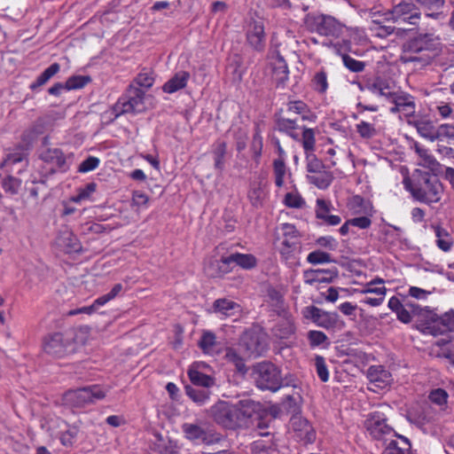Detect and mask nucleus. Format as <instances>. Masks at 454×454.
Segmentation results:
<instances>
[{
	"label": "nucleus",
	"instance_id": "6e6552de",
	"mask_svg": "<svg viewBox=\"0 0 454 454\" xmlns=\"http://www.w3.org/2000/svg\"><path fill=\"white\" fill-rule=\"evenodd\" d=\"M184 437L195 444L213 445L219 443L223 435L210 427H204L202 423H184L182 425Z\"/></svg>",
	"mask_w": 454,
	"mask_h": 454
},
{
	"label": "nucleus",
	"instance_id": "864d4df0",
	"mask_svg": "<svg viewBox=\"0 0 454 454\" xmlns=\"http://www.w3.org/2000/svg\"><path fill=\"white\" fill-rule=\"evenodd\" d=\"M215 344V333L212 332H204L199 342L200 348L204 352H209Z\"/></svg>",
	"mask_w": 454,
	"mask_h": 454
},
{
	"label": "nucleus",
	"instance_id": "c03bdc74",
	"mask_svg": "<svg viewBox=\"0 0 454 454\" xmlns=\"http://www.w3.org/2000/svg\"><path fill=\"white\" fill-rule=\"evenodd\" d=\"M300 140H301L306 156H308V153H313L316 143L314 130L309 128H304Z\"/></svg>",
	"mask_w": 454,
	"mask_h": 454
},
{
	"label": "nucleus",
	"instance_id": "f704fd0d",
	"mask_svg": "<svg viewBox=\"0 0 454 454\" xmlns=\"http://www.w3.org/2000/svg\"><path fill=\"white\" fill-rule=\"evenodd\" d=\"M229 261L245 270L253 269L257 263L256 258L250 254L234 253L229 255Z\"/></svg>",
	"mask_w": 454,
	"mask_h": 454
},
{
	"label": "nucleus",
	"instance_id": "b1692460",
	"mask_svg": "<svg viewBox=\"0 0 454 454\" xmlns=\"http://www.w3.org/2000/svg\"><path fill=\"white\" fill-rule=\"evenodd\" d=\"M205 273L210 278H221L231 271L229 256L222 257L220 260H209L205 267Z\"/></svg>",
	"mask_w": 454,
	"mask_h": 454
},
{
	"label": "nucleus",
	"instance_id": "680f3d73",
	"mask_svg": "<svg viewBox=\"0 0 454 454\" xmlns=\"http://www.w3.org/2000/svg\"><path fill=\"white\" fill-rule=\"evenodd\" d=\"M308 339L312 347L319 346L327 340V336L320 331H309Z\"/></svg>",
	"mask_w": 454,
	"mask_h": 454
},
{
	"label": "nucleus",
	"instance_id": "8fccbe9b",
	"mask_svg": "<svg viewBox=\"0 0 454 454\" xmlns=\"http://www.w3.org/2000/svg\"><path fill=\"white\" fill-rule=\"evenodd\" d=\"M307 262L311 264H320L334 261L332 259L330 254L321 250H315L308 254Z\"/></svg>",
	"mask_w": 454,
	"mask_h": 454
},
{
	"label": "nucleus",
	"instance_id": "39448f33",
	"mask_svg": "<svg viewBox=\"0 0 454 454\" xmlns=\"http://www.w3.org/2000/svg\"><path fill=\"white\" fill-rule=\"evenodd\" d=\"M385 20L397 24L417 25L421 12L413 0H393L392 8L385 13Z\"/></svg>",
	"mask_w": 454,
	"mask_h": 454
},
{
	"label": "nucleus",
	"instance_id": "09e8293b",
	"mask_svg": "<svg viewBox=\"0 0 454 454\" xmlns=\"http://www.w3.org/2000/svg\"><path fill=\"white\" fill-rule=\"evenodd\" d=\"M263 147V139L261 135V130L259 126L256 125L254 129V133L253 136L252 143H251V150L253 152L254 159H258L262 155V151Z\"/></svg>",
	"mask_w": 454,
	"mask_h": 454
},
{
	"label": "nucleus",
	"instance_id": "f03ea898",
	"mask_svg": "<svg viewBox=\"0 0 454 454\" xmlns=\"http://www.w3.org/2000/svg\"><path fill=\"white\" fill-rule=\"evenodd\" d=\"M440 43L430 34H421L403 45L401 60L403 63H413L415 67L421 68L429 65L438 55Z\"/></svg>",
	"mask_w": 454,
	"mask_h": 454
},
{
	"label": "nucleus",
	"instance_id": "37998d69",
	"mask_svg": "<svg viewBox=\"0 0 454 454\" xmlns=\"http://www.w3.org/2000/svg\"><path fill=\"white\" fill-rule=\"evenodd\" d=\"M225 359L232 364L236 370L245 374L247 372V367L244 362V359L237 353V351L233 348H227L224 356Z\"/></svg>",
	"mask_w": 454,
	"mask_h": 454
},
{
	"label": "nucleus",
	"instance_id": "bb28decb",
	"mask_svg": "<svg viewBox=\"0 0 454 454\" xmlns=\"http://www.w3.org/2000/svg\"><path fill=\"white\" fill-rule=\"evenodd\" d=\"M289 70L284 58L278 53L276 61L273 64L272 78L278 87H284L288 80Z\"/></svg>",
	"mask_w": 454,
	"mask_h": 454
},
{
	"label": "nucleus",
	"instance_id": "4be33fe9",
	"mask_svg": "<svg viewBox=\"0 0 454 454\" xmlns=\"http://www.w3.org/2000/svg\"><path fill=\"white\" fill-rule=\"evenodd\" d=\"M367 378L379 388H385L392 381L391 373L382 365L370 366L367 370Z\"/></svg>",
	"mask_w": 454,
	"mask_h": 454
},
{
	"label": "nucleus",
	"instance_id": "a878e982",
	"mask_svg": "<svg viewBox=\"0 0 454 454\" xmlns=\"http://www.w3.org/2000/svg\"><path fill=\"white\" fill-rule=\"evenodd\" d=\"M409 123L417 129L422 137L430 142H434L437 126L434 124L433 121L427 118H419L409 121Z\"/></svg>",
	"mask_w": 454,
	"mask_h": 454
},
{
	"label": "nucleus",
	"instance_id": "a19ab883",
	"mask_svg": "<svg viewBox=\"0 0 454 454\" xmlns=\"http://www.w3.org/2000/svg\"><path fill=\"white\" fill-rule=\"evenodd\" d=\"M311 86L317 92L324 94L328 89V78L327 74L324 69L315 73L312 80Z\"/></svg>",
	"mask_w": 454,
	"mask_h": 454
},
{
	"label": "nucleus",
	"instance_id": "ddd939ff",
	"mask_svg": "<svg viewBox=\"0 0 454 454\" xmlns=\"http://www.w3.org/2000/svg\"><path fill=\"white\" fill-rule=\"evenodd\" d=\"M427 333L437 336L447 332L454 331V311L446 312L441 317L435 313H431L430 322L426 327Z\"/></svg>",
	"mask_w": 454,
	"mask_h": 454
},
{
	"label": "nucleus",
	"instance_id": "2eb2a0df",
	"mask_svg": "<svg viewBox=\"0 0 454 454\" xmlns=\"http://www.w3.org/2000/svg\"><path fill=\"white\" fill-rule=\"evenodd\" d=\"M240 346L246 351V356L257 357L266 349L262 336L254 331L245 332L240 339Z\"/></svg>",
	"mask_w": 454,
	"mask_h": 454
},
{
	"label": "nucleus",
	"instance_id": "412c9836",
	"mask_svg": "<svg viewBox=\"0 0 454 454\" xmlns=\"http://www.w3.org/2000/svg\"><path fill=\"white\" fill-rule=\"evenodd\" d=\"M283 110L281 109L275 115L276 129L279 132L285 133L294 140H300V134L296 131L299 128L298 119L292 118L291 116L286 117L282 115Z\"/></svg>",
	"mask_w": 454,
	"mask_h": 454
},
{
	"label": "nucleus",
	"instance_id": "473e14b6",
	"mask_svg": "<svg viewBox=\"0 0 454 454\" xmlns=\"http://www.w3.org/2000/svg\"><path fill=\"white\" fill-rule=\"evenodd\" d=\"M184 390L189 398L200 406L207 403L212 394L211 390L207 388H200L192 386H185Z\"/></svg>",
	"mask_w": 454,
	"mask_h": 454
},
{
	"label": "nucleus",
	"instance_id": "f3484780",
	"mask_svg": "<svg viewBox=\"0 0 454 454\" xmlns=\"http://www.w3.org/2000/svg\"><path fill=\"white\" fill-rule=\"evenodd\" d=\"M333 204L329 200L317 199L316 201L315 215L316 218L321 220V224L327 226H336L340 223L341 218L339 215H333Z\"/></svg>",
	"mask_w": 454,
	"mask_h": 454
},
{
	"label": "nucleus",
	"instance_id": "ea45409f",
	"mask_svg": "<svg viewBox=\"0 0 454 454\" xmlns=\"http://www.w3.org/2000/svg\"><path fill=\"white\" fill-rule=\"evenodd\" d=\"M213 308L215 312L228 317L232 315V311L236 309H239V306L236 302L223 298L215 300L214 301Z\"/></svg>",
	"mask_w": 454,
	"mask_h": 454
},
{
	"label": "nucleus",
	"instance_id": "cd10ccee",
	"mask_svg": "<svg viewBox=\"0 0 454 454\" xmlns=\"http://www.w3.org/2000/svg\"><path fill=\"white\" fill-rule=\"evenodd\" d=\"M286 112L290 115L292 114L299 115L302 121H314L317 118L309 106L301 100L289 101L286 104Z\"/></svg>",
	"mask_w": 454,
	"mask_h": 454
},
{
	"label": "nucleus",
	"instance_id": "dca6fc26",
	"mask_svg": "<svg viewBox=\"0 0 454 454\" xmlns=\"http://www.w3.org/2000/svg\"><path fill=\"white\" fill-rule=\"evenodd\" d=\"M247 42L256 51H262L265 48L264 25L260 20H253L247 30Z\"/></svg>",
	"mask_w": 454,
	"mask_h": 454
},
{
	"label": "nucleus",
	"instance_id": "7ed1b4c3",
	"mask_svg": "<svg viewBox=\"0 0 454 454\" xmlns=\"http://www.w3.org/2000/svg\"><path fill=\"white\" fill-rule=\"evenodd\" d=\"M403 184L415 200L427 205L438 203L443 195L442 182L429 172L418 171L412 179H404Z\"/></svg>",
	"mask_w": 454,
	"mask_h": 454
},
{
	"label": "nucleus",
	"instance_id": "9d476101",
	"mask_svg": "<svg viewBox=\"0 0 454 454\" xmlns=\"http://www.w3.org/2000/svg\"><path fill=\"white\" fill-rule=\"evenodd\" d=\"M365 426L374 439L384 442H387L391 437L397 436V433L387 424L386 416L380 411L371 413L365 421Z\"/></svg>",
	"mask_w": 454,
	"mask_h": 454
},
{
	"label": "nucleus",
	"instance_id": "49530a36",
	"mask_svg": "<svg viewBox=\"0 0 454 454\" xmlns=\"http://www.w3.org/2000/svg\"><path fill=\"white\" fill-rule=\"evenodd\" d=\"M301 398L299 391L287 394L282 404L284 408L290 413H297L299 411L298 400Z\"/></svg>",
	"mask_w": 454,
	"mask_h": 454
},
{
	"label": "nucleus",
	"instance_id": "f257e3e1",
	"mask_svg": "<svg viewBox=\"0 0 454 454\" xmlns=\"http://www.w3.org/2000/svg\"><path fill=\"white\" fill-rule=\"evenodd\" d=\"M258 403L244 399L236 404L219 401L207 411L208 416L224 428L235 429L243 426L257 410Z\"/></svg>",
	"mask_w": 454,
	"mask_h": 454
},
{
	"label": "nucleus",
	"instance_id": "5fc2aeb1",
	"mask_svg": "<svg viewBox=\"0 0 454 454\" xmlns=\"http://www.w3.org/2000/svg\"><path fill=\"white\" fill-rule=\"evenodd\" d=\"M342 60L344 66L352 72L359 73L365 67L364 62L356 60L348 54L342 55Z\"/></svg>",
	"mask_w": 454,
	"mask_h": 454
},
{
	"label": "nucleus",
	"instance_id": "0e129e2a",
	"mask_svg": "<svg viewBox=\"0 0 454 454\" xmlns=\"http://www.w3.org/2000/svg\"><path fill=\"white\" fill-rule=\"evenodd\" d=\"M285 203L289 207L299 208L302 207L304 200L301 196L288 192L285 196Z\"/></svg>",
	"mask_w": 454,
	"mask_h": 454
},
{
	"label": "nucleus",
	"instance_id": "bf43d9fd",
	"mask_svg": "<svg viewBox=\"0 0 454 454\" xmlns=\"http://www.w3.org/2000/svg\"><path fill=\"white\" fill-rule=\"evenodd\" d=\"M429 399L437 405H444L447 403L448 393L442 388H436L431 391Z\"/></svg>",
	"mask_w": 454,
	"mask_h": 454
},
{
	"label": "nucleus",
	"instance_id": "58836bf2",
	"mask_svg": "<svg viewBox=\"0 0 454 454\" xmlns=\"http://www.w3.org/2000/svg\"><path fill=\"white\" fill-rule=\"evenodd\" d=\"M213 146L215 168L217 170L222 171L224 168V157L227 151V144L224 141L218 140Z\"/></svg>",
	"mask_w": 454,
	"mask_h": 454
},
{
	"label": "nucleus",
	"instance_id": "1a4fd4ad",
	"mask_svg": "<svg viewBox=\"0 0 454 454\" xmlns=\"http://www.w3.org/2000/svg\"><path fill=\"white\" fill-rule=\"evenodd\" d=\"M306 169L309 173L307 175L309 183L318 189L328 188L333 180L332 172L325 169L322 160L314 153H308L306 156Z\"/></svg>",
	"mask_w": 454,
	"mask_h": 454
},
{
	"label": "nucleus",
	"instance_id": "9b49d317",
	"mask_svg": "<svg viewBox=\"0 0 454 454\" xmlns=\"http://www.w3.org/2000/svg\"><path fill=\"white\" fill-rule=\"evenodd\" d=\"M302 315L317 326L327 330L335 328L339 322V315L336 312L325 311L316 306L305 307Z\"/></svg>",
	"mask_w": 454,
	"mask_h": 454
},
{
	"label": "nucleus",
	"instance_id": "603ef678",
	"mask_svg": "<svg viewBox=\"0 0 454 454\" xmlns=\"http://www.w3.org/2000/svg\"><path fill=\"white\" fill-rule=\"evenodd\" d=\"M356 131L361 137L365 139L372 138L377 134L374 125L364 121L356 124Z\"/></svg>",
	"mask_w": 454,
	"mask_h": 454
},
{
	"label": "nucleus",
	"instance_id": "79ce46f5",
	"mask_svg": "<svg viewBox=\"0 0 454 454\" xmlns=\"http://www.w3.org/2000/svg\"><path fill=\"white\" fill-rule=\"evenodd\" d=\"M273 170L275 175V184L280 188L284 185V179L286 174V166L284 157H278L274 160Z\"/></svg>",
	"mask_w": 454,
	"mask_h": 454
},
{
	"label": "nucleus",
	"instance_id": "7c9ffc66",
	"mask_svg": "<svg viewBox=\"0 0 454 454\" xmlns=\"http://www.w3.org/2000/svg\"><path fill=\"white\" fill-rule=\"evenodd\" d=\"M188 376L191 382L193 384L192 387L210 390L211 387L215 386V379L214 377L202 373L193 367L188 370Z\"/></svg>",
	"mask_w": 454,
	"mask_h": 454
},
{
	"label": "nucleus",
	"instance_id": "c9c22d12",
	"mask_svg": "<svg viewBox=\"0 0 454 454\" xmlns=\"http://www.w3.org/2000/svg\"><path fill=\"white\" fill-rule=\"evenodd\" d=\"M414 149L419 157L421 160L420 164L423 167L428 168L430 169H436L439 166V162L435 160V158L429 153V150L420 145L419 143L414 144Z\"/></svg>",
	"mask_w": 454,
	"mask_h": 454
},
{
	"label": "nucleus",
	"instance_id": "c85d7f7f",
	"mask_svg": "<svg viewBox=\"0 0 454 454\" xmlns=\"http://www.w3.org/2000/svg\"><path fill=\"white\" fill-rule=\"evenodd\" d=\"M151 454H176V444L168 438L160 434L155 435V440L151 444Z\"/></svg>",
	"mask_w": 454,
	"mask_h": 454
},
{
	"label": "nucleus",
	"instance_id": "4d7b16f0",
	"mask_svg": "<svg viewBox=\"0 0 454 454\" xmlns=\"http://www.w3.org/2000/svg\"><path fill=\"white\" fill-rule=\"evenodd\" d=\"M2 186L6 192L13 195L18 193L20 186V180L12 176H8L3 180Z\"/></svg>",
	"mask_w": 454,
	"mask_h": 454
},
{
	"label": "nucleus",
	"instance_id": "0eeeda50",
	"mask_svg": "<svg viewBox=\"0 0 454 454\" xmlns=\"http://www.w3.org/2000/svg\"><path fill=\"white\" fill-rule=\"evenodd\" d=\"M145 91L129 85L125 96L119 98L112 108L115 118L128 113H141L145 110Z\"/></svg>",
	"mask_w": 454,
	"mask_h": 454
},
{
	"label": "nucleus",
	"instance_id": "e2e57ef3",
	"mask_svg": "<svg viewBox=\"0 0 454 454\" xmlns=\"http://www.w3.org/2000/svg\"><path fill=\"white\" fill-rule=\"evenodd\" d=\"M282 247L280 252L283 255L287 256L291 252L298 248V239H291V238H284L282 241Z\"/></svg>",
	"mask_w": 454,
	"mask_h": 454
},
{
	"label": "nucleus",
	"instance_id": "e433bc0d",
	"mask_svg": "<svg viewBox=\"0 0 454 454\" xmlns=\"http://www.w3.org/2000/svg\"><path fill=\"white\" fill-rule=\"evenodd\" d=\"M267 297H268V302L274 307V310L278 314L281 315L285 312V301L283 294L280 293V291L277 290L274 287H269L267 290Z\"/></svg>",
	"mask_w": 454,
	"mask_h": 454
},
{
	"label": "nucleus",
	"instance_id": "423d86ee",
	"mask_svg": "<svg viewBox=\"0 0 454 454\" xmlns=\"http://www.w3.org/2000/svg\"><path fill=\"white\" fill-rule=\"evenodd\" d=\"M106 391L98 385H91L77 389H70L63 395L66 404L73 407H84L106 397Z\"/></svg>",
	"mask_w": 454,
	"mask_h": 454
},
{
	"label": "nucleus",
	"instance_id": "052dcab7",
	"mask_svg": "<svg viewBox=\"0 0 454 454\" xmlns=\"http://www.w3.org/2000/svg\"><path fill=\"white\" fill-rule=\"evenodd\" d=\"M99 159L94 156H89L78 167V171L81 173H87L94 170L99 165Z\"/></svg>",
	"mask_w": 454,
	"mask_h": 454
},
{
	"label": "nucleus",
	"instance_id": "de8ad7c7",
	"mask_svg": "<svg viewBox=\"0 0 454 454\" xmlns=\"http://www.w3.org/2000/svg\"><path fill=\"white\" fill-rule=\"evenodd\" d=\"M90 82V76L74 75L69 77L66 82V90H78L83 88Z\"/></svg>",
	"mask_w": 454,
	"mask_h": 454
},
{
	"label": "nucleus",
	"instance_id": "338daca9",
	"mask_svg": "<svg viewBox=\"0 0 454 454\" xmlns=\"http://www.w3.org/2000/svg\"><path fill=\"white\" fill-rule=\"evenodd\" d=\"M25 160V153L22 152H15L9 153L4 162L2 163L3 166H8V165H14L17 163H20Z\"/></svg>",
	"mask_w": 454,
	"mask_h": 454
},
{
	"label": "nucleus",
	"instance_id": "393cba45",
	"mask_svg": "<svg viewBox=\"0 0 454 454\" xmlns=\"http://www.w3.org/2000/svg\"><path fill=\"white\" fill-rule=\"evenodd\" d=\"M384 443L386 446L382 454H409L411 447L410 441L398 434Z\"/></svg>",
	"mask_w": 454,
	"mask_h": 454
},
{
	"label": "nucleus",
	"instance_id": "3c124183",
	"mask_svg": "<svg viewBox=\"0 0 454 454\" xmlns=\"http://www.w3.org/2000/svg\"><path fill=\"white\" fill-rule=\"evenodd\" d=\"M97 184L95 183H89L84 187L78 190V193L71 198V201L78 203L82 200H88L90 195L96 191Z\"/></svg>",
	"mask_w": 454,
	"mask_h": 454
},
{
	"label": "nucleus",
	"instance_id": "a18cd8bd",
	"mask_svg": "<svg viewBox=\"0 0 454 454\" xmlns=\"http://www.w3.org/2000/svg\"><path fill=\"white\" fill-rule=\"evenodd\" d=\"M411 99H412L411 95L405 94L396 90L393 98L389 101L394 104V106L390 108V112L393 114L398 113L399 109L402 108Z\"/></svg>",
	"mask_w": 454,
	"mask_h": 454
},
{
	"label": "nucleus",
	"instance_id": "aec40b11",
	"mask_svg": "<svg viewBox=\"0 0 454 454\" xmlns=\"http://www.w3.org/2000/svg\"><path fill=\"white\" fill-rule=\"evenodd\" d=\"M314 24L321 35L338 36L341 32L340 24L332 16L318 15L314 18Z\"/></svg>",
	"mask_w": 454,
	"mask_h": 454
},
{
	"label": "nucleus",
	"instance_id": "20e7f679",
	"mask_svg": "<svg viewBox=\"0 0 454 454\" xmlns=\"http://www.w3.org/2000/svg\"><path fill=\"white\" fill-rule=\"evenodd\" d=\"M252 378L255 386L261 390L277 392L281 388V372L270 362L257 363L253 366Z\"/></svg>",
	"mask_w": 454,
	"mask_h": 454
},
{
	"label": "nucleus",
	"instance_id": "c756f323",
	"mask_svg": "<svg viewBox=\"0 0 454 454\" xmlns=\"http://www.w3.org/2000/svg\"><path fill=\"white\" fill-rule=\"evenodd\" d=\"M190 78V74L186 71H179L164 83L162 90L164 92L172 94L177 90L184 89Z\"/></svg>",
	"mask_w": 454,
	"mask_h": 454
},
{
	"label": "nucleus",
	"instance_id": "2f4dec72",
	"mask_svg": "<svg viewBox=\"0 0 454 454\" xmlns=\"http://www.w3.org/2000/svg\"><path fill=\"white\" fill-rule=\"evenodd\" d=\"M425 9L427 17L442 20L446 15L441 10L443 7L444 0H417Z\"/></svg>",
	"mask_w": 454,
	"mask_h": 454
},
{
	"label": "nucleus",
	"instance_id": "6ab92c4d",
	"mask_svg": "<svg viewBox=\"0 0 454 454\" xmlns=\"http://www.w3.org/2000/svg\"><path fill=\"white\" fill-rule=\"evenodd\" d=\"M40 159L45 163L51 164L53 168L52 171L59 170L66 172L69 168V165L67 161V157L63 152L58 148H47L41 152Z\"/></svg>",
	"mask_w": 454,
	"mask_h": 454
},
{
	"label": "nucleus",
	"instance_id": "5701e85b",
	"mask_svg": "<svg viewBox=\"0 0 454 454\" xmlns=\"http://www.w3.org/2000/svg\"><path fill=\"white\" fill-rule=\"evenodd\" d=\"M338 277L336 268L328 270H308L304 271L305 282L309 285L315 283H330Z\"/></svg>",
	"mask_w": 454,
	"mask_h": 454
},
{
	"label": "nucleus",
	"instance_id": "4468645a",
	"mask_svg": "<svg viewBox=\"0 0 454 454\" xmlns=\"http://www.w3.org/2000/svg\"><path fill=\"white\" fill-rule=\"evenodd\" d=\"M70 346V340L65 339L61 333H54L48 335L43 343L44 351L56 357H61L67 355Z\"/></svg>",
	"mask_w": 454,
	"mask_h": 454
},
{
	"label": "nucleus",
	"instance_id": "f8f14e48",
	"mask_svg": "<svg viewBox=\"0 0 454 454\" xmlns=\"http://www.w3.org/2000/svg\"><path fill=\"white\" fill-rule=\"evenodd\" d=\"M434 142H437L439 153L451 157L454 153V125L443 123L437 126Z\"/></svg>",
	"mask_w": 454,
	"mask_h": 454
},
{
	"label": "nucleus",
	"instance_id": "69168bd1",
	"mask_svg": "<svg viewBox=\"0 0 454 454\" xmlns=\"http://www.w3.org/2000/svg\"><path fill=\"white\" fill-rule=\"evenodd\" d=\"M395 90H396L393 86H391L387 81L382 79V86L380 89L378 96L384 98L387 101H390Z\"/></svg>",
	"mask_w": 454,
	"mask_h": 454
},
{
	"label": "nucleus",
	"instance_id": "13d9d810",
	"mask_svg": "<svg viewBox=\"0 0 454 454\" xmlns=\"http://www.w3.org/2000/svg\"><path fill=\"white\" fill-rule=\"evenodd\" d=\"M315 366L319 379L323 382H326L329 379V373L325 358L321 356H317L315 358Z\"/></svg>",
	"mask_w": 454,
	"mask_h": 454
},
{
	"label": "nucleus",
	"instance_id": "4c0bfd02",
	"mask_svg": "<svg viewBox=\"0 0 454 454\" xmlns=\"http://www.w3.org/2000/svg\"><path fill=\"white\" fill-rule=\"evenodd\" d=\"M60 70V66L59 63H53L49 67H47L36 79L35 82H32L29 88L32 90H35L37 88L44 85L48 82V81L53 77Z\"/></svg>",
	"mask_w": 454,
	"mask_h": 454
},
{
	"label": "nucleus",
	"instance_id": "774afa93",
	"mask_svg": "<svg viewBox=\"0 0 454 454\" xmlns=\"http://www.w3.org/2000/svg\"><path fill=\"white\" fill-rule=\"evenodd\" d=\"M270 447L262 440L254 441L251 444L252 454H268Z\"/></svg>",
	"mask_w": 454,
	"mask_h": 454
},
{
	"label": "nucleus",
	"instance_id": "6e6d98bb",
	"mask_svg": "<svg viewBox=\"0 0 454 454\" xmlns=\"http://www.w3.org/2000/svg\"><path fill=\"white\" fill-rule=\"evenodd\" d=\"M405 307L410 310L411 314L414 316H427L430 321L431 313H434L428 307L421 308L419 304L412 301H405Z\"/></svg>",
	"mask_w": 454,
	"mask_h": 454
},
{
	"label": "nucleus",
	"instance_id": "72a5a7b5",
	"mask_svg": "<svg viewBox=\"0 0 454 454\" xmlns=\"http://www.w3.org/2000/svg\"><path fill=\"white\" fill-rule=\"evenodd\" d=\"M434 235L436 237V246L443 252H449L453 247V238L451 235L441 226H433Z\"/></svg>",
	"mask_w": 454,
	"mask_h": 454
},
{
	"label": "nucleus",
	"instance_id": "a211bd4d",
	"mask_svg": "<svg viewBox=\"0 0 454 454\" xmlns=\"http://www.w3.org/2000/svg\"><path fill=\"white\" fill-rule=\"evenodd\" d=\"M290 423L297 437L304 443H311L315 441L316 432L306 419L294 415L292 417Z\"/></svg>",
	"mask_w": 454,
	"mask_h": 454
}]
</instances>
